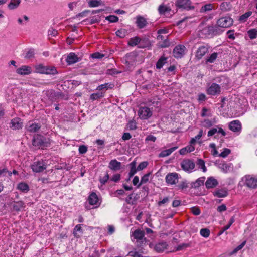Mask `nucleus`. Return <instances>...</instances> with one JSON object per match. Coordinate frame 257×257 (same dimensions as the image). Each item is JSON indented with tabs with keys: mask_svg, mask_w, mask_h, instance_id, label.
<instances>
[{
	"mask_svg": "<svg viewBox=\"0 0 257 257\" xmlns=\"http://www.w3.org/2000/svg\"><path fill=\"white\" fill-rule=\"evenodd\" d=\"M129 166L130 167V171L128 173V176L130 178L133 177L138 171V167L136 168V161H133L131 163L129 164Z\"/></svg>",
	"mask_w": 257,
	"mask_h": 257,
	"instance_id": "29",
	"label": "nucleus"
},
{
	"mask_svg": "<svg viewBox=\"0 0 257 257\" xmlns=\"http://www.w3.org/2000/svg\"><path fill=\"white\" fill-rule=\"evenodd\" d=\"M127 34V31L124 29H120L116 32L117 36L120 38H124Z\"/></svg>",
	"mask_w": 257,
	"mask_h": 257,
	"instance_id": "49",
	"label": "nucleus"
},
{
	"mask_svg": "<svg viewBox=\"0 0 257 257\" xmlns=\"http://www.w3.org/2000/svg\"><path fill=\"white\" fill-rule=\"evenodd\" d=\"M182 169L185 171L191 172L195 167L194 163L189 159L184 160L181 163Z\"/></svg>",
	"mask_w": 257,
	"mask_h": 257,
	"instance_id": "9",
	"label": "nucleus"
},
{
	"mask_svg": "<svg viewBox=\"0 0 257 257\" xmlns=\"http://www.w3.org/2000/svg\"><path fill=\"white\" fill-rule=\"evenodd\" d=\"M208 48L206 46L200 47L196 52V57L198 59H201L208 52Z\"/></svg>",
	"mask_w": 257,
	"mask_h": 257,
	"instance_id": "26",
	"label": "nucleus"
},
{
	"mask_svg": "<svg viewBox=\"0 0 257 257\" xmlns=\"http://www.w3.org/2000/svg\"><path fill=\"white\" fill-rule=\"evenodd\" d=\"M252 14V13L251 11H248L245 13L240 16L239 20L241 22H245Z\"/></svg>",
	"mask_w": 257,
	"mask_h": 257,
	"instance_id": "40",
	"label": "nucleus"
},
{
	"mask_svg": "<svg viewBox=\"0 0 257 257\" xmlns=\"http://www.w3.org/2000/svg\"><path fill=\"white\" fill-rule=\"evenodd\" d=\"M127 255L131 257H143L142 254L137 251L136 249L130 251L127 254Z\"/></svg>",
	"mask_w": 257,
	"mask_h": 257,
	"instance_id": "55",
	"label": "nucleus"
},
{
	"mask_svg": "<svg viewBox=\"0 0 257 257\" xmlns=\"http://www.w3.org/2000/svg\"><path fill=\"white\" fill-rule=\"evenodd\" d=\"M66 61L68 64L70 65L78 62L79 58L75 53H70L67 57Z\"/></svg>",
	"mask_w": 257,
	"mask_h": 257,
	"instance_id": "24",
	"label": "nucleus"
},
{
	"mask_svg": "<svg viewBox=\"0 0 257 257\" xmlns=\"http://www.w3.org/2000/svg\"><path fill=\"white\" fill-rule=\"evenodd\" d=\"M198 168L202 170L203 172H205L207 170L205 165L204 161L202 159H198L197 162Z\"/></svg>",
	"mask_w": 257,
	"mask_h": 257,
	"instance_id": "47",
	"label": "nucleus"
},
{
	"mask_svg": "<svg viewBox=\"0 0 257 257\" xmlns=\"http://www.w3.org/2000/svg\"><path fill=\"white\" fill-rule=\"evenodd\" d=\"M90 6L92 7H97L100 5L101 0H87Z\"/></svg>",
	"mask_w": 257,
	"mask_h": 257,
	"instance_id": "54",
	"label": "nucleus"
},
{
	"mask_svg": "<svg viewBox=\"0 0 257 257\" xmlns=\"http://www.w3.org/2000/svg\"><path fill=\"white\" fill-rule=\"evenodd\" d=\"M48 34L49 36H55L57 35L58 32L56 30L53 28H50L48 31Z\"/></svg>",
	"mask_w": 257,
	"mask_h": 257,
	"instance_id": "64",
	"label": "nucleus"
},
{
	"mask_svg": "<svg viewBox=\"0 0 257 257\" xmlns=\"http://www.w3.org/2000/svg\"><path fill=\"white\" fill-rule=\"evenodd\" d=\"M24 208V203L23 202H17L14 205V208L17 211L20 210Z\"/></svg>",
	"mask_w": 257,
	"mask_h": 257,
	"instance_id": "56",
	"label": "nucleus"
},
{
	"mask_svg": "<svg viewBox=\"0 0 257 257\" xmlns=\"http://www.w3.org/2000/svg\"><path fill=\"white\" fill-rule=\"evenodd\" d=\"M216 133L221 135V137H224L226 133L224 130L220 127V125H217L215 127L211 128L207 133L208 137H211L215 135Z\"/></svg>",
	"mask_w": 257,
	"mask_h": 257,
	"instance_id": "14",
	"label": "nucleus"
},
{
	"mask_svg": "<svg viewBox=\"0 0 257 257\" xmlns=\"http://www.w3.org/2000/svg\"><path fill=\"white\" fill-rule=\"evenodd\" d=\"M179 176L177 173H170L165 177L166 182L168 185L176 184L178 182Z\"/></svg>",
	"mask_w": 257,
	"mask_h": 257,
	"instance_id": "7",
	"label": "nucleus"
},
{
	"mask_svg": "<svg viewBox=\"0 0 257 257\" xmlns=\"http://www.w3.org/2000/svg\"><path fill=\"white\" fill-rule=\"evenodd\" d=\"M207 93L210 95L219 94L221 92V88L219 85L213 83L207 89Z\"/></svg>",
	"mask_w": 257,
	"mask_h": 257,
	"instance_id": "11",
	"label": "nucleus"
},
{
	"mask_svg": "<svg viewBox=\"0 0 257 257\" xmlns=\"http://www.w3.org/2000/svg\"><path fill=\"white\" fill-rule=\"evenodd\" d=\"M230 153H231V151L229 149L224 148V149H223V150L221 152V153L218 154V156L220 157L225 158L229 154H230Z\"/></svg>",
	"mask_w": 257,
	"mask_h": 257,
	"instance_id": "51",
	"label": "nucleus"
},
{
	"mask_svg": "<svg viewBox=\"0 0 257 257\" xmlns=\"http://www.w3.org/2000/svg\"><path fill=\"white\" fill-rule=\"evenodd\" d=\"M56 71V69L54 68H53L51 70V72H49L48 71V69H47L45 66H44L43 65H42L41 64L38 65L36 66V72L37 73H42V74H44V73L47 74V73H51L53 74Z\"/></svg>",
	"mask_w": 257,
	"mask_h": 257,
	"instance_id": "18",
	"label": "nucleus"
},
{
	"mask_svg": "<svg viewBox=\"0 0 257 257\" xmlns=\"http://www.w3.org/2000/svg\"><path fill=\"white\" fill-rule=\"evenodd\" d=\"M137 26L140 29L144 28L147 24L146 20L142 16H138L136 17Z\"/></svg>",
	"mask_w": 257,
	"mask_h": 257,
	"instance_id": "30",
	"label": "nucleus"
},
{
	"mask_svg": "<svg viewBox=\"0 0 257 257\" xmlns=\"http://www.w3.org/2000/svg\"><path fill=\"white\" fill-rule=\"evenodd\" d=\"M247 34L250 39H254L257 37V29H250L247 31Z\"/></svg>",
	"mask_w": 257,
	"mask_h": 257,
	"instance_id": "45",
	"label": "nucleus"
},
{
	"mask_svg": "<svg viewBox=\"0 0 257 257\" xmlns=\"http://www.w3.org/2000/svg\"><path fill=\"white\" fill-rule=\"evenodd\" d=\"M175 5L178 8L184 9H191L193 8L191 6V3L190 0H177Z\"/></svg>",
	"mask_w": 257,
	"mask_h": 257,
	"instance_id": "13",
	"label": "nucleus"
},
{
	"mask_svg": "<svg viewBox=\"0 0 257 257\" xmlns=\"http://www.w3.org/2000/svg\"><path fill=\"white\" fill-rule=\"evenodd\" d=\"M233 20L229 16L220 17L217 21V26L221 28H228L231 26L233 23Z\"/></svg>",
	"mask_w": 257,
	"mask_h": 257,
	"instance_id": "2",
	"label": "nucleus"
},
{
	"mask_svg": "<svg viewBox=\"0 0 257 257\" xmlns=\"http://www.w3.org/2000/svg\"><path fill=\"white\" fill-rule=\"evenodd\" d=\"M168 245L166 242H160L155 246V249L158 252H161L167 248Z\"/></svg>",
	"mask_w": 257,
	"mask_h": 257,
	"instance_id": "31",
	"label": "nucleus"
},
{
	"mask_svg": "<svg viewBox=\"0 0 257 257\" xmlns=\"http://www.w3.org/2000/svg\"><path fill=\"white\" fill-rule=\"evenodd\" d=\"M23 127V121L19 117L12 119L11 121L10 127L13 130H19Z\"/></svg>",
	"mask_w": 257,
	"mask_h": 257,
	"instance_id": "15",
	"label": "nucleus"
},
{
	"mask_svg": "<svg viewBox=\"0 0 257 257\" xmlns=\"http://www.w3.org/2000/svg\"><path fill=\"white\" fill-rule=\"evenodd\" d=\"M163 40L162 42H159V46L162 48L167 47L170 45V42L167 39H166L165 37L162 40Z\"/></svg>",
	"mask_w": 257,
	"mask_h": 257,
	"instance_id": "57",
	"label": "nucleus"
},
{
	"mask_svg": "<svg viewBox=\"0 0 257 257\" xmlns=\"http://www.w3.org/2000/svg\"><path fill=\"white\" fill-rule=\"evenodd\" d=\"M78 150L80 154H83L87 152V147L85 145H81L79 146Z\"/></svg>",
	"mask_w": 257,
	"mask_h": 257,
	"instance_id": "62",
	"label": "nucleus"
},
{
	"mask_svg": "<svg viewBox=\"0 0 257 257\" xmlns=\"http://www.w3.org/2000/svg\"><path fill=\"white\" fill-rule=\"evenodd\" d=\"M191 213L194 215H198L200 214L201 211L198 207H193L190 209Z\"/></svg>",
	"mask_w": 257,
	"mask_h": 257,
	"instance_id": "59",
	"label": "nucleus"
},
{
	"mask_svg": "<svg viewBox=\"0 0 257 257\" xmlns=\"http://www.w3.org/2000/svg\"><path fill=\"white\" fill-rule=\"evenodd\" d=\"M148 165V163L146 161L142 162L139 164L138 167V171H141L145 169Z\"/></svg>",
	"mask_w": 257,
	"mask_h": 257,
	"instance_id": "60",
	"label": "nucleus"
},
{
	"mask_svg": "<svg viewBox=\"0 0 257 257\" xmlns=\"http://www.w3.org/2000/svg\"><path fill=\"white\" fill-rule=\"evenodd\" d=\"M166 57L164 56H161L160 58L158 60L156 63V68L160 69L163 67V66L167 63Z\"/></svg>",
	"mask_w": 257,
	"mask_h": 257,
	"instance_id": "37",
	"label": "nucleus"
},
{
	"mask_svg": "<svg viewBox=\"0 0 257 257\" xmlns=\"http://www.w3.org/2000/svg\"><path fill=\"white\" fill-rule=\"evenodd\" d=\"M228 194L227 191L226 189H217L213 192L214 196L218 198H223L227 196Z\"/></svg>",
	"mask_w": 257,
	"mask_h": 257,
	"instance_id": "25",
	"label": "nucleus"
},
{
	"mask_svg": "<svg viewBox=\"0 0 257 257\" xmlns=\"http://www.w3.org/2000/svg\"><path fill=\"white\" fill-rule=\"evenodd\" d=\"M242 181L249 188L257 187V179L250 175H246L242 178Z\"/></svg>",
	"mask_w": 257,
	"mask_h": 257,
	"instance_id": "8",
	"label": "nucleus"
},
{
	"mask_svg": "<svg viewBox=\"0 0 257 257\" xmlns=\"http://www.w3.org/2000/svg\"><path fill=\"white\" fill-rule=\"evenodd\" d=\"M17 189L24 193H27L29 190V187L27 184L24 182L19 183L17 187Z\"/></svg>",
	"mask_w": 257,
	"mask_h": 257,
	"instance_id": "34",
	"label": "nucleus"
},
{
	"mask_svg": "<svg viewBox=\"0 0 257 257\" xmlns=\"http://www.w3.org/2000/svg\"><path fill=\"white\" fill-rule=\"evenodd\" d=\"M195 150L194 145L189 143V145L180 150L179 153L181 155H184L187 153H190Z\"/></svg>",
	"mask_w": 257,
	"mask_h": 257,
	"instance_id": "28",
	"label": "nucleus"
},
{
	"mask_svg": "<svg viewBox=\"0 0 257 257\" xmlns=\"http://www.w3.org/2000/svg\"><path fill=\"white\" fill-rule=\"evenodd\" d=\"M214 31V29L213 26H208L203 28L201 31V33L202 35H204L205 37H209L213 35Z\"/></svg>",
	"mask_w": 257,
	"mask_h": 257,
	"instance_id": "23",
	"label": "nucleus"
},
{
	"mask_svg": "<svg viewBox=\"0 0 257 257\" xmlns=\"http://www.w3.org/2000/svg\"><path fill=\"white\" fill-rule=\"evenodd\" d=\"M88 201L89 203L94 207H98L101 204V200L95 192H92L89 196Z\"/></svg>",
	"mask_w": 257,
	"mask_h": 257,
	"instance_id": "10",
	"label": "nucleus"
},
{
	"mask_svg": "<svg viewBox=\"0 0 257 257\" xmlns=\"http://www.w3.org/2000/svg\"><path fill=\"white\" fill-rule=\"evenodd\" d=\"M34 50L30 49L26 51L24 54V57L27 59L32 58L34 55Z\"/></svg>",
	"mask_w": 257,
	"mask_h": 257,
	"instance_id": "50",
	"label": "nucleus"
},
{
	"mask_svg": "<svg viewBox=\"0 0 257 257\" xmlns=\"http://www.w3.org/2000/svg\"><path fill=\"white\" fill-rule=\"evenodd\" d=\"M33 144L34 146L41 147L43 145V142L38 138L33 139Z\"/></svg>",
	"mask_w": 257,
	"mask_h": 257,
	"instance_id": "61",
	"label": "nucleus"
},
{
	"mask_svg": "<svg viewBox=\"0 0 257 257\" xmlns=\"http://www.w3.org/2000/svg\"><path fill=\"white\" fill-rule=\"evenodd\" d=\"M113 87V85L109 83H106L100 85H99L96 89L98 91H101L103 89L107 90L108 88H111Z\"/></svg>",
	"mask_w": 257,
	"mask_h": 257,
	"instance_id": "43",
	"label": "nucleus"
},
{
	"mask_svg": "<svg viewBox=\"0 0 257 257\" xmlns=\"http://www.w3.org/2000/svg\"><path fill=\"white\" fill-rule=\"evenodd\" d=\"M104 96V93L102 92H98L97 93H92L90 95V99L92 100H97Z\"/></svg>",
	"mask_w": 257,
	"mask_h": 257,
	"instance_id": "41",
	"label": "nucleus"
},
{
	"mask_svg": "<svg viewBox=\"0 0 257 257\" xmlns=\"http://www.w3.org/2000/svg\"><path fill=\"white\" fill-rule=\"evenodd\" d=\"M217 121V119L216 117H213L211 119L206 118L201 121V124L202 127L210 128L214 124L216 123Z\"/></svg>",
	"mask_w": 257,
	"mask_h": 257,
	"instance_id": "16",
	"label": "nucleus"
},
{
	"mask_svg": "<svg viewBox=\"0 0 257 257\" xmlns=\"http://www.w3.org/2000/svg\"><path fill=\"white\" fill-rule=\"evenodd\" d=\"M106 20L110 22H116L118 20V18L114 15H110L106 17Z\"/></svg>",
	"mask_w": 257,
	"mask_h": 257,
	"instance_id": "58",
	"label": "nucleus"
},
{
	"mask_svg": "<svg viewBox=\"0 0 257 257\" xmlns=\"http://www.w3.org/2000/svg\"><path fill=\"white\" fill-rule=\"evenodd\" d=\"M108 167L112 170L117 171L121 169V163L117 161L116 159H113L110 161Z\"/></svg>",
	"mask_w": 257,
	"mask_h": 257,
	"instance_id": "19",
	"label": "nucleus"
},
{
	"mask_svg": "<svg viewBox=\"0 0 257 257\" xmlns=\"http://www.w3.org/2000/svg\"><path fill=\"white\" fill-rule=\"evenodd\" d=\"M141 39L138 37H133L130 39L128 41V45L131 46H134L139 44Z\"/></svg>",
	"mask_w": 257,
	"mask_h": 257,
	"instance_id": "39",
	"label": "nucleus"
},
{
	"mask_svg": "<svg viewBox=\"0 0 257 257\" xmlns=\"http://www.w3.org/2000/svg\"><path fill=\"white\" fill-rule=\"evenodd\" d=\"M26 127L27 131L30 132H36L40 128V125L39 124L30 121L27 123Z\"/></svg>",
	"mask_w": 257,
	"mask_h": 257,
	"instance_id": "22",
	"label": "nucleus"
},
{
	"mask_svg": "<svg viewBox=\"0 0 257 257\" xmlns=\"http://www.w3.org/2000/svg\"><path fill=\"white\" fill-rule=\"evenodd\" d=\"M157 33H158V36H157L158 40H163L164 38L165 37L162 36V34H167L168 33V31L166 28L160 29L158 30Z\"/></svg>",
	"mask_w": 257,
	"mask_h": 257,
	"instance_id": "42",
	"label": "nucleus"
},
{
	"mask_svg": "<svg viewBox=\"0 0 257 257\" xmlns=\"http://www.w3.org/2000/svg\"><path fill=\"white\" fill-rule=\"evenodd\" d=\"M186 50V48L184 45H178L174 48L173 55L176 58H181L185 55Z\"/></svg>",
	"mask_w": 257,
	"mask_h": 257,
	"instance_id": "5",
	"label": "nucleus"
},
{
	"mask_svg": "<svg viewBox=\"0 0 257 257\" xmlns=\"http://www.w3.org/2000/svg\"><path fill=\"white\" fill-rule=\"evenodd\" d=\"M232 8V5L229 2H223L220 5V9L222 11H227Z\"/></svg>",
	"mask_w": 257,
	"mask_h": 257,
	"instance_id": "36",
	"label": "nucleus"
},
{
	"mask_svg": "<svg viewBox=\"0 0 257 257\" xmlns=\"http://www.w3.org/2000/svg\"><path fill=\"white\" fill-rule=\"evenodd\" d=\"M32 68L27 65H23L16 70L17 73L21 75H29L32 73Z\"/></svg>",
	"mask_w": 257,
	"mask_h": 257,
	"instance_id": "17",
	"label": "nucleus"
},
{
	"mask_svg": "<svg viewBox=\"0 0 257 257\" xmlns=\"http://www.w3.org/2000/svg\"><path fill=\"white\" fill-rule=\"evenodd\" d=\"M34 172L38 173L44 171L46 168V165L43 160L35 162L31 166Z\"/></svg>",
	"mask_w": 257,
	"mask_h": 257,
	"instance_id": "12",
	"label": "nucleus"
},
{
	"mask_svg": "<svg viewBox=\"0 0 257 257\" xmlns=\"http://www.w3.org/2000/svg\"><path fill=\"white\" fill-rule=\"evenodd\" d=\"M210 148L211 149V152L213 156H216L218 155V152L216 148V144L214 143H210L209 145Z\"/></svg>",
	"mask_w": 257,
	"mask_h": 257,
	"instance_id": "52",
	"label": "nucleus"
},
{
	"mask_svg": "<svg viewBox=\"0 0 257 257\" xmlns=\"http://www.w3.org/2000/svg\"><path fill=\"white\" fill-rule=\"evenodd\" d=\"M150 174L147 173L145 174L141 179L140 183L138 184V188H139L142 184H145L149 181V176Z\"/></svg>",
	"mask_w": 257,
	"mask_h": 257,
	"instance_id": "46",
	"label": "nucleus"
},
{
	"mask_svg": "<svg viewBox=\"0 0 257 257\" xmlns=\"http://www.w3.org/2000/svg\"><path fill=\"white\" fill-rule=\"evenodd\" d=\"M201 116L202 117H211L212 116V113L210 110L205 107H203L202 109Z\"/></svg>",
	"mask_w": 257,
	"mask_h": 257,
	"instance_id": "48",
	"label": "nucleus"
},
{
	"mask_svg": "<svg viewBox=\"0 0 257 257\" xmlns=\"http://www.w3.org/2000/svg\"><path fill=\"white\" fill-rule=\"evenodd\" d=\"M229 128L233 132L239 135L242 130V125L238 120H235L231 121L228 125Z\"/></svg>",
	"mask_w": 257,
	"mask_h": 257,
	"instance_id": "6",
	"label": "nucleus"
},
{
	"mask_svg": "<svg viewBox=\"0 0 257 257\" xmlns=\"http://www.w3.org/2000/svg\"><path fill=\"white\" fill-rule=\"evenodd\" d=\"M203 133V130H200L199 131L198 135L197 136H196L195 137L192 138L191 139L189 143L191 144H193V145H195L196 142L198 141V143L200 144L201 142L200 141H199V140H200L201 137L202 136Z\"/></svg>",
	"mask_w": 257,
	"mask_h": 257,
	"instance_id": "35",
	"label": "nucleus"
},
{
	"mask_svg": "<svg viewBox=\"0 0 257 257\" xmlns=\"http://www.w3.org/2000/svg\"><path fill=\"white\" fill-rule=\"evenodd\" d=\"M138 115L141 119H148L152 115V111L147 107H141L138 110Z\"/></svg>",
	"mask_w": 257,
	"mask_h": 257,
	"instance_id": "3",
	"label": "nucleus"
},
{
	"mask_svg": "<svg viewBox=\"0 0 257 257\" xmlns=\"http://www.w3.org/2000/svg\"><path fill=\"white\" fill-rule=\"evenodd\" d=\"M178 148V147H173L170 149L163 150L159 154L160 157H165L170 155L172 153L175 151Z\"/></svg>",
	"mask_w": 257,
	"mask_h": 257,
	"instance_id": "32",
	"label": "nucleus"
},
{
	"mask_svg": "<svg viewBox=\"0 0 257 257\" xmlns=\"http://www.w3.org/2000/svg\"><path fill=\"white\" fill-rule=\"evenodd\" d=\"M205 180V177H201L197 179L195 182L191 183V186L192 188H198L203 184Z\"/></svg>",
	"mask_w": 257,
	"mask_h": 257,
	"instance_id": "33",
	"label": "nucleus"
},
{
	"mask_svg": "<svg viewBox=\"0 0 257 257\" xmlns=\"http://www.w3.org/2000/svg\"><path fill=\"white\" fill-rule=\"evenodd\" d=\"M82 224H77L75 226L73 230L74 236L76 238H80L83 233L82 229Z\"/></svg>",
	"mask_w": 257,
	"mask_h": 257,
	"instance_id": "27",
	"label": "nucleus"
},
{
	"mask_svg": "<svg viewBox=\"0 0 257 257\" xmlns=\"http://www.w3.org/2000/svg\"><path fill=\"white\" fill-rule=\"evenodd\" d=\"M21 0H11L8 5V8L10 9H15L18 7L21 3Z\"/></svg>",
	"mask_w": 257,
	"mask_h": 257,
	"instance_id": "38",
	"label": "nucleus"
},
{
	"mask_svg": "<svg viewBox=\"0 0 257 257\" xmlns=\"http://www.w3.org/2000/svg\"><path fill=\"white\" fill-rule=\"evenodd\" d=\"M158 10L161 16H164L166 17L170 18L173 14V12L172 11L171 9L164 4H162L159 6Z\"/></svg>",
	"mask_w": 257,
	"mask_h": 257,
	"instance_id": "4",
	"label": "nucleus"
},
{
	"mask_svg": "<svg viewBox=\"0 0 257 257\" xmlns=\"http://www.w3.org/2000/svg\"><path fill=\"white\" fill-rule=\"evenodd\" d=\"M217 185V180L213 177L208 178L205 182V186L207 189L214 188Z\"/></svg>",
	"mask_w": 257,
	"mask_h": 257,
	"instance_id": "21",
	"label": "nucleus"
},
{
	"mask_svg": "<svg viewBox=\"0 0 257 257\" xmlns=\"http://www.w3.org/2000/svg\"><path fill=\"white\" fill-rule=\"evenodd\" d=\"M213 9V6L211 4H207L203 6L201 9L202 12L203 11H207L211 10Z\"/></svg>",
	"mask_w": 257,
	"mask_h": 257,
	"instance_id": "63",
	"label": "nucleus"
},
{
	"mask_svg": "<svg viewBox=\"0 0 257 257\" xmlns=\"http://www.w3.org/2000/svg\"><path fill=\"white\" fill-rule=\"evenodd\" d=\"M218 168L224 173H226L231 170L233 165L231 163L221 162L218 165Z\"/></svg>",
	"mask_w": 257,
	"mask_h": 257,
	"instance_id": "20",
	"label": "nucleus"
},
{
	"mask_svg": "<svg viewBox=\"0 0 257 257\" xmlns=\"http://www.w3.org/2000/svg\"><path fill=\"white\" fill-rule=\"evenodd\" d=\"M218 56V53L214 52L211 54L206 59V63H213Z\"/></svg>",
	"mask_w": 257,
	"mask_h": 257,
	"instance_id": "44",
	"label": "nucleus"
},
{
	"mask_svg": "<svg viewBox=\"0 0 257 257\" xmlns=\"http://www.w3.org/2000/svg\"><path fill=\"white\" fill-rule=\"evenodd\" d=\"M200 233L202 236L207 238L210 235V230L208 228H202L200 230Z\"/></svg>",
	"mask_w": 257,
	"mask_h": 257,
	"instance_id": "53",
	"label": "nucleus"
},
{
	"mask_svg": "<svg viewBox=\"0 0 257 257\" xmlns=\"http://www.w3.org/2000/svg\"><path fill=\"white\" fill-rule=\"evenodd\" d=\"M145 232L141 229H136L134 232H132L131 238L133 241L136 240L137 245L141 247L146 242V238L144 237Z\"/></svg>",
	"mask_w": 257,
	"mask_h": 257,
	"instance_id": "1",
	"label": "nucleus"
}]
</instances>
